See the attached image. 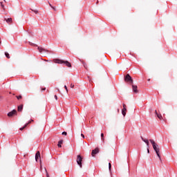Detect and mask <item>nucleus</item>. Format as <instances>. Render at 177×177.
<instances>
[{"label": "nucleus", "instance_id": "nucleus-23", "mask_svg": "<svg viewBox=\"0 0 177 177\" xmlns=\"http://www.w3.org/2000/svg\"><path fill=\"white\" fill-rule=\"evenodd\" d=\"M109 171H111V163H109Z\"/></svg>", "mask_w": 177, "mask_h": 177}, {"label": "nucleus", "instance_id": "nucleus-2", "mask_svg": "<svg viewBox=\"0 0 177 177\" xmlns=\"http://www.w3.org/2000/svg\"><path fill=\"white\" fill-rule=\"evenodd\" d=\"M149 142L151 143L153 150L156 153H160V148L158 147V145L153 140H149Z\"/></svg>", "mask_w": 177, "mask_h": 177}, {"label": "nucleus", "instance_id": "nucleus-38", "mask_svg": "<svg viewBox=\"0 0 177 177\" xmlns=\"http://www.w3.org/2000/svg\"><path fill=\"white\" fill-rule=\"evenodd\" d=\"M147 81H148V82H150V79H148Z\"/></svg>", "mask_w": 177, "mask_h": 177}, {"label": "nucleus", "instance_id": "nucleus-28", "mask_svg": "<svg viewBox=\"0 0 177 177\" xmlns=\"http://www.w3.org/2000/svg\"><path fill=\"white\" fill-rule=\"evenodd\" d=\"M81 136L83 138V139H85V136L83 133H81Z\"/></svg>", "mask_w": 177, "mask_h": 177}, {"label": "nucleus", "instance_id": "nucleus-32", "mask_svg": "<svg viewBox=\"0 0 177 177\" xmlns=\"http://www.w3.org/2000/svg\"><path fill=\"white\" fill-rule=\"evenodd\" d=\"M147 153H150V150L149 149V147H147Z\"/></svg>", "mask_w": 177, "mask_h": 177}, {"label": "nucleus", "instance_id": "nucleus-20", "mask_svg": "<svg viewBox=\"0 0 177 177\" xmlns=\"http://www.w3.org/2000/svg\"><path fill=\"white\" fill-rule=\"evenodd\" d=\"M133 89H138V86L136 84H132Z\"/></svg>", "mask_w": 177, "mask_h": 177}, {"label": "nucleus", "instance_id": "nucleus-11", "mask_svg": "<svg viewBox=\"0 0 177 177\" xmlns=\"http://www.w3.org/2000/svg\"><path fill=\"white\" fill-rule=\"evenodd\" d=\"M155 113H156L158 118H159V120H162V115H161V113H157V111H155Z\"/></svg>", "mask_w": 177, "mask_h": 177}, {"label": "nucleus", "instance_id": "nucleus-36", "mask_svg": "<svg viewBox=\"0 0 177 177\" xmlns=\"http://www.w3.org/2000/svg\"><path fill=\"white\" fill-rule=\"evenodd\" d=\"M65 91H66V93H67V92H68V89H66Z\"/></svg>", "mask_w": 177, "mask_h": 177}, {"label": "nucleus", "instance_id": "nucleus-13", "mask_svg": "<svg viewBox=\"0 0 177 177\" xmlns=\"http://www.w3.org/2000/svg\"><path fill=\"white\" fill-rule=\"evenodd\" d=\"M132 93H133V95H137V93H139V90L138 89H133Z\"/></svg>", "mask_w": 177, "mask_h": 177}, {"label": "nucleus", "instance_id": "nucleus-25", "mask_svg": "<svg viewBox=\"0 0 177 177\" xmlns=\"http://www.w3.org/2000/svg\"><path fill=\"white\" fill-rule=\"evenodd\" d=\"M62 135H64L65 136H67V132L63 131L62 132Z\"/></svg>", "mask_w": 177, "mask_h": 177}, {"label": "nucleus", "instance_id": "nucleus-34", "mask_svg": "<svg viewBox=\"0 0 177 177\" xmlns=\"http://www.w3.org/2000/svg\"><path fill=\"white\" fill-rule=\"evenodd\" d=\"M84 64V67H86V64Z\"/></svg>", "mask_w": 177, "mask_h": 177}, {"label": "nucleus", "instance_id": "nucleus-15", "mask_svg": "<svg viewBox=\"0 0 177 177\" xmlns=\"http://www.w3.org/2000/svg\"><path fill=\"white\" fill-rule=\"evenodd\" d=\"M23 111V105H19L18 106V111Z\"/></svg>", "mask_w": 177, "mask_h": 177}, {"label": "nucleus", "instance_id": "nucleus-1", "mask_svg": "<svg viewBox=\"0 0 177 177\" xmlns=\"http://www.w3.org/2000/svg\"><path fill=\"white\" fill-rule=\"evenodd\" d=\"M54 63H56L57 64H65L66 67H71V63H70L68 61H64L63 59H54L53 60Z\"/></svg>", "mask_w": 177, "mask_h": 177}, {"label": "nucleus", "instance_id": "nucleus-17", "mask_svg": "<svg viewBox=\"0 0 177 177\" xmlns=\"http://www.w3.org/2000/svg\"><path fill=\"white\" fill-rule=\"evenodd\" d=\"M5 55L7 57V59H10V55H9L8 53H5Z\"/></svg>", "mask_w": 177, "mask_h": 177}, {"label": "nucleus", "instance_id": "nucleus-31", "mask_svg": "<svg viewBox=\"0 0 177 177\" xmlns=\"http://www.w3.org/2000/svg\"><path fill=\"white\" fill-rule=\"evenodd\" d=\"M48 3H49V6H50V8H53V6H52V4H50V3L48 2Z\"/></svg>", "mask_w": 177, "mask_h": 177}, {"label": "nucleus", "instance_id": "nucleus-30", "mask_svg": "<svg viewBox=\"0 0 177 177\" xmlns=\"http://www.w3.org/2000/svg\"><path fill=\"white\" fill-rule=\"evenodd\" d=\"M55 100H57V95H55Z\"/></svg>", "mask_w": 177, "mask_h": 177}, {"label": "nucleus", "instance_id": "nucleus-16", "mask_svg": "<svg viewBox=\"0 0 177 177\" xmlns=\"http://www.w3.org/2000/svg\"><path fill=\"white\" fill-rule=\"evenodd\" d=\"M101 140L104 142V134L103 133H101Z\"/></svg>", "mask_w": 177, "mask_h": 177}, {"label": "nucleus", "instance_id": "nucleus-24", "mask_svg": "<svg viewBox=\"0 0 177 177\" xmlns=\"http://www.w3.org/2000/svg\"><path fill=\"white\" fill-rule=\"evenodd\" d=\"M32 12H34V13H35L36 15L38 14V10H32Z\"/></svg>", "mask_w": 177, "mask_h": 177}, {"label": "nucleus", "instance_id": "nucleus-12", "mask_svg": "<svg viewBox=\"0 0 177 177\" xmlns=\"http://www.w3.org/2000/svg\"><path fill=\"white\" fill-rule=\"evenodd\" d=\"M38 50L40 52V53H42V52H48V50H45L42 47H38Z\"/></svg>", "mask_w": 177, "mask_h": 177}, {"label": "nucleus", "instance_id": "nucleus-33", "mask_svg": "<svg viewBox=\"0 0 177 177\" xmlns=\"http://www.w3.org/2000/svg\"><path fill=\"white\" fill-rule=\"evenodd\" d=\"M71 88H74V85H73V84H71Z\"/></svg>", "mask_w": 177, "mask_h": 177}, {"label": "nucleus", "instance_id": "nucleus-29", "mask_svg": "<svg viewBox=\"0 0 177 177\" xmlns=\"http://www.w3.org/2000/svg\"><path fill=\"white\" fill-rule=\"evenodd\" d=\"M52 9H53V10H55V11H56V8H55V7H52Z\"/></svg>", "mask_w": 177, "mask_h": 177}, {"label": "nucleus", "instance_id": "nucleus-19", "mask_svg": "<svg viewBox=\"0 0 177 177\" xmlns=\"http://www.w3.org/2000/svg\"><path fill=\"white\" fill-rule=\"evenodd\" d=\"M157 156L158 157L160 161H161V156L160 155V152L156 153Z\"/></svg>", "mask_w": 177, "mask_h": 177}, {"label": "nucleus", "instance_id": "nucleus-37", "mask_svg": "<svg viewBox=\"0 0 177 177\" xmlns=\"http://www.w3.org/2000/svg\"><path fill=\"white\" fill-rule=\"evenodd\" d=\"M40 168H41V169H42V165H40Z\"/></svg>", "mask_w": 177, "mask_h": 177}, {"label": "nucleus", "instance_id": "nucleus-21", "mask_svg": "<svg viewBox=\"0 0 177 177\" xmlns=\"http://www.w3.org/2000/svg\"><path fill=\"white\" fill-rule=\"evenodd\" d=\"M46 177H49V174L48 173V171L46 170V168H44Z\"/></svg>", "mask_w": 177, "mask_h": 177}, {"label": "nucleus", "instance_id": "nucleus-10", "mask_svg": "<svg viewBox=\"0 0 177 177\" xmlns=\"http://www.w3.org/2000/svg\"><path fill=\"white\" fill-rule=\"evenodd\" d=\"M5 21H6V23H8V24H12V23L13 22V20L12 19V18L5 19Z\"/></svg>", "mask_w": 177, "mask_h": 177}, {"label": "nucleus", "instance_id": "nucleus-8", "mask_svg": "<svg viewBox=\"0 0 177 177\" xmlns=\"http://www.w3.org/2000/svg\"><path fill=\"white\" fill-rule=\"evenodd\" d=\"M141 139H142V142H145V143H146L147 147H149V140L143 138L142 136H141Z\"/></svg>", "mask_w": 177, "mask_h": 177}, {"label": "nucleus", "instance_id": "nucleus-6", "mask_svg": "<svg viewBox=\"0 0 177 177\" xmlns=\"http://www.w3.org/2000/svg\"><path fill=\"white\" fill-rule=\"evenodd\" d=\"M122 114L124 117L127 115V105L125 104H123V109L122 110Z\"/></svg>", "mask_w": 177, "mask_h": 177}, {"label": "nucleus", "instance_id": "nucleus-4", "mask_svg": "<svg viewBox=\"0 0 177 177\" xmlns=\"http://www.w3.org/2000/svg\"><path fill=\"white\" fill-rule=\"evenodd\" d=\"M77 164L79 165L80 168H82V157L81 155H77Z\"/></svg>", "mask_w": 177, "mask_h": 177}, {"label": "nucleus", "instance_id": "nucleus-18", "mask_svg": "<svg viewBox=\"0 0 177 177\" xmlns=\"http://www.w3.org/2000/svg\"><path fill=\"white\" fill-rule=\"evenodd\" d=\"M27 125H28V123H26L23 127H21L20 131H23V129H24V128H26Z\"/></svg>", "mask_w": 177, "mask_h": 177}, {"label": "nucleus", "instance_id": "nucleus-9", "mask_svg": "<svg viewBox=\"0 0 177 177\" xmlns=\"http://www.w3.org/2000/svg\"><path fill=\"white\" fill-rule=\"evenodd\" d=\"M39 157H41V153H39V151H38L35 154V160L38 161Z\"/></svg>", "mask_w": 177, "mask_h": 177}, {"label": "nucleus", "instance_id": "nucleus-5", "mask_svg": "<svg viewBox=\"0 0 177 177\" xmlns=\"http://www.w3.org/2000/svg\"><path fill=\"white\" fill-rule=\"evenodd\" d=\"M15 114H17V111L13 109L8 113V117H13V115H15Z\"/></svg>", "mask_w": 177, "mask_h": 177}, {"label": "nucleus", "instance_id": "nucleus-35", "mask_svg": "<svg viewBox=\"0 0 177 177\" xmlns=\"http://www.w3.org/2000/svg\"><path fill=\"white\" fill-rule=\"evenodd\" d=\"M64 88H65V89H67V86L65 85V86H64Z\"/></svg>", "mask_w": 177, "mask_h": 177}, {"label": "nucleus", "instance_id": "nucleus-39", "mask_svg": "<svg viewBox=\"0 0 177 177\" xmlns=\"http://www.w3.org/2000/svg\"><path fill=\"white\" fill-rule=\"evenodd\" d=\"M0 99H2V96L0 95Z\"/></svg>", "mask_w": 177, "mask_h": 177}, {"label": "nucleus", "instance_id": "nucleus-27", "mask_svg": "<svg viewBox=\"0 0 177 177\" xmlns=\"http://www.w3.org/2000/svg\"><path fill=\"white\" fill-rule=\"evenodd\" d=\"M17 98L19 100V99H21V95L17 96Z\"/></svg>", "mask_w": 177, "mask_h": 177}, {"label": "nucleus", "instance_id": "nucleus-22", "mask_svg": "<svg viewBox=\"0 0 177 177\" xmlns=\"http://www.w3.org/2000/svg\"><path fill=\"white\" fill-rule=\"evenodd\" d=\"M0 3H1V6L2 9H3V10H5V6H3V4L2 3V2H0Z\"/></svg>", "mask_w": 177, "mask_h": 177}, {"label": "nucleus", "instance_id": "nucleus-7", "mask_svg": "<svg viewBox=\"0 0 177 177\" xmlns=\"http://www.w3.org/2000/svg\"><path fill=\"white\" fill-rule=\"evenodd\" d=\"M97 153H99V148H95L91 152L92 157H95V155L97 154Z\"/></svg>", "mask_w": 177, "mask_h": 177}, {"label": "nucleus", "instance_id": "nucleus-26", "mask_svg": "<svg viewBox=\"0 0 177 177\" xmlns=\"http://www.w3.org/2000/svg\"><path fill=\"white\" fill-rule=\"evenodd\" d=\"M32 121H34V120H29L28 122L26 124H28H28H31V122H32Z\"/></svg>", "mask_w": 177, "mask_h": 177}, {"label": "nucleus", "instance_id": "nucleus-14", "mask_svg": "<svg viewBox=\"0 0 177 177\" xmlns=\"http://www.w3.org/2000/svg\"><path fill=\"white\" fill-rule=\"evenodd\" d=\"M62 145H63V140H61L58 142V144H57L58 147H62Z\"/></svg>", "mask_w": 177, "mask_h": 177}, {"label": "nucleus", "instance_id": "nucleus-40", "mask_svg": "<svg viewBox=\"0 0 177 177\" xmlns=\"http://www.w3.org/2000/svg\"><path fill=\"white\" fill-rule=\"evenodd\" d=\"M43 89H46V88H44Z\"/></svg>", "mask_w": 177, "mask_h": 177}, {"label": "nucleus", "instance_id": "nucleus-3", "mask_svg": "<svg viewBox=\"0 0 177 177\" xmlns=\"http://www.w3.org/2000/svg\"><path fill=\"white\" fill-rule=\"evenodd\" d=\"M124 81L128 84H133V80H132V77L129 74H127L124 76Z\"/></svg>", "mask_w": 177, "mask_h": 177}]
</instances>
